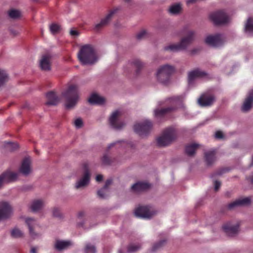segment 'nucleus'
Masks as SVG:
<instances>
[{
	"instance_id": "1",
	"label": "nucleus",
	"mask_w": 253,
	"mask_h": 253,
	"mask_svg": "<svg viewBox=\"0 0 253 253\" xmlns=\"http://www.w3.org/2000/svg\"><path fill=\"white\" fill-rule=\"evenodd\" d=\"M78 57L83 65H91L97 61V57L93 46L85 44L81 47Z\"/></svg>"
},
{
	"instance_id": "2",
	"label": "nucleus",
	"mask_w": 253,
	"mask_h": 253,
	"mask_svg": "<svg viewBox=\"0 0 253 253\" xmlns=\"http://www.w3.org/2000/svg\"><path fill=\"white\" fill-rule=\"evenodd\" d=\"M66 100L65 107L70 109L74 107L79 99L78 86L75 84L70 85L67 89L62 93Z\"/></svg>"
},
{
	"instance_id": "3",
	"label": "nucleus",
	"mask_w": 253,
	"mask_h": 253,
	"mask_svg": "<svg viewBox=\"0 0 253 253\" xmlns=\"http://www.w3.org/2000/svg\"><path fill=\"white\" fill-rule=\"evenodd\" d=\"M177 136V132L173 127H170L164 130L162 134L157 137V144L159 147H164L170 144Z\"/></svg>"
},
{
	"instance_id": "4",
	"label": "nucleus",
	"mask_w": 253,
	"mask_h": 253,
	"mask_svg": "<svg viewBox=\"0 0 253 253\" xmlns=\"http://www.w3.org/2000/svg\"><path fill=\"white\" fill-rule=\"evenodd\" d=\"M195 33L193 31H188L185 37L182 39L181 42L178 44H172L166 46V50H170L172 52L179 51L187 48L189 45L192 42L194 38Z\"/></svg>"
},
{
	"instance_id": "5",
	"label": "nucleus",
	"mask_w": 253,
	"mask_h": 253,
	"mask_svg": "<svg viewBox=\"0 0 253 253\" xmlns=\"http://www.w3.org/2000/svg\"><path fill=\"white\" fill-rule=\"evenodd\" d=\"M174 72V68L169 65L161 66L157 71L156 77L158 81L166 84L169 81L170 76Z\"/></svg>"
},
{
	"instance_id": "6",
	"label": "nucleus",
	"mask_w": 253,
	"mask_h": 253,
	"mask_svg": "<svg viewBox=\"0 0 253 253\" xmlns=\"http://www.w3.org/2000/svg\"><path fill=\"white\" fill-rule=\"evenodd\" d=\"M152 124L149 120H144L142 122L134 125L133 129L135 133L141 136L147 135L152 129Z\"/></svg>"
},
{
	"instance_id": "7",
	"label": "nucleus",
	"mask_w": 253,
	"mask_h": 253,
	"mask_svg": "<svg viewBox=\"0 0 253 253\" xmlns=\"http://www.w3.org/2000/svg\"><path fill=\"white\" fill-rule=\"evenodd\" d=\"M205 42L206 44L210 46L218 47L223 44L225 42V38L221 34L210 35L206 38Z\"/></svg>"
},
{
	"instance_id": "8",
	"label": "nucleus",
	"mask_w": 253,
	"mask_h": 253,
	"mask_svg": "<svg viewBox=\"0 0 253 253\" xmlns=\"http://www.w3.org/2000/svg\"><path fill=\"white\" fill-rule=\"evenodd\" d=\"M210 17L215 25L226 24L230 20L229 17L222 10L211 13Z\"/></svg>"
},
{
	"instance_id": "9",
	"label": "nucleus",
	"mask_w": 253,
	"mask_h": 253,
	"mask_svg": "<svg viewBox=\"0 0 253 253\" xmlns=\"http://www.w3.org/2000/svg\"><path fill=\"white\" fill-rule=\"evenodd\" d=\"M149 206H140L137 208L134 211L135 216L138 218L149 219L150 218L154 212L151 210Z\"/></svg>"
},
{
	"instance_id": "10",
	"label": "nucleus",
	"mask_w": 253,
	"mask_h": 253,
	"mask_svg": "<svg viewBox=\"0 0 253 253\" xmlns=\"http://www.w3.org/2000/svg\"><path fill=\"white\" fill-rule=\"evenodd\" d=\"M120 115L121 112L116 110L112 114L109 118V124L114 129H121L125 126V123L118 119Z\"/></svg>"
},
{
	"instance_id": "11",
	"label": "nucleus",
	"mask_w": 253,
	"mask_h": 253,
	"mask_svg": "<svg viewBox=\"0 0 253 253\" xmlns=\"http://www.w3.org/2000/svg\"><path fill=\"white\" fill-rule=\"evenodd\" d=\"M18 178V173L7 171L0 175V187L4 184L15 181Z\"/></svg>"
},
{
	"instance_id": "12",
	"label": "nucleus",
	"mask_w": 253,
	"mask_h": 253,
	"mask_svg": "<svg viewBox=\"0 0 253 253\" xmlns=\"http://www.w3.org/2000/svg\"><path fill=\"white\" fill-rule=\"evenodd\" d=\"M206 73L200 71L199 69H195L190 71L188 73V84L189 86H192L195 82H197L199 78L205 77Z\"/></svg>"
},
{
	"instance_id": "13",
	"label": "nucleus",
	"mask_w": 253,
	"mask_h": 253,
	"mask_svg": "<svg viewBox=\"0 0 253 253\" xmlns=\"http://www.w3.org/2000/svg\"><path fill=\"white\" fill-rule=\"evenodd\" d=\"M12 212V208L7 202H0V220L8 218Z\"/></svg>"
},
{
	"instance_id": "14",
	"label": "nucleus",
	"mask_w": 253,
	"mask_h": 253,
	"mask_svg": "<svg viewBox=\"0 0 253 253\" xmlns=\"http://www.w3.org/2000/svg\"><path fill=\"white\" fill-rule=\"evenodd\" d=\"M214 97L211 94H203L198 99V102L199 104L202 107L211 106L214 101Z\"/></svg>"
},
{
	"instance_id": "15",
	"label": "nucleus",
	"mask_w": 253,
	"mask_h": 253,
	"mask_svg": "<svg viewBox=\"0 0 253 253\" xmlns=\"http://www.w3.org/2000/svg\"><path fill=\"white\" fill-rule=\"evenodd\" d=\"M239 225L238 223L233 224L231 222H228L223 225L222 228L224 232L229 236H233L236 235L239 230Z\"/></svg>"
},
{
	"instance_id": "16",
	"label": "nucleus",
	"mask_w": 253,
	"mask_h": 253,
	"mask_svg": "<svg viewBox=\"0 0 253 253\" xmlns=\"http://www.w3.org/2000/svg\"><path fill=\"white\" fill-rule=\"evenodd\" d=\"M51 55L49 53L43 55L40 61V66L42 70L49 71L50 70Z\"/></svg>"
},
{
	"instance_id": "17",
	"label": "nucleus",
	"mask_w": 253,
	"mask_h": 253,
	"mask_svg": "<svg viewBox=\"0 0 253 253\" xmlns=\"http://www.w3.org/2000/svg\"><path fill=\"white\" fill-rule=\"evenodd\" d=\"M31 161L29 157H25L19 169V171L24 175H28L31 172Z\"/></svg>"
},
{
	"instance_id": "18",
	"label": "nucleus",
	"mask_w": 253,
	"mask_h": 253,
	"mask_svg": "<svg viewBox=\"0 0 253 253\" xmlns=\"http://www.w3.org/2000/svg\"><path fill=\"white\" fill-rule=\"evenodd\" d=\"M90 181V173L88 170H86L83 176L78 180L75 185V188L79 189L87 185Z\"/></svg>"
},
{
	"instance_id": "19",
	"label": "nucleus",
	"mask_w": 253,
	"mask_h": 253,
	"mask_svg": "<svg viewBox=\"0 0 253 253\" xmlns=\"http://www.w3.org/2000/svg\"><path fill=\"white\" fill-rule=\"evenodd\" d=\"M253 89L250 90L247 97L246 98L243 106L242 110L243 112H247L249 111L253 106Z\"/></svg>"
},
{
	"instance_id": "20",
	"label": "nucleus",
	"mask_w": 253,
	"mask_h": 253,
	"mask_svg": "<svg viewBox=\"0 0 253 253\" xmlns=\"http://www.w3.org/2000/svg\"><path fill=\"white\" fill-rule=\"evenodd\" d=\"M143 66V63L138 59H135L132 62H129L126 65L124 70L126 71H129L130 69H136V74Z\"/></svg>"
},
{
	"instance_id": "21",
	"label": "nucleus",
	"mask_w": 253,
	"mask_h": 253,
	"mask_svg": "<svg viewBox=\"0 0 253 253\" xmlns=\"http://www.w3.org/2000/svg\"><path fill=\"white\" fill-rule=\"evenodd\" d=\"M251 202V199L249 197L239 199L234 202L229 204L228 205V209L229 210H233L235 208L249 205Z\"/></svg>"
},
{
	"instance_id": "22",
	"label": "nucleus",
	"mask_w": 253,
	"mask_h": 253,
	"mask_svg": "<svg viewBox=\"0 0 253 253\" xmlns=\"http://www.w3.org/2000/svg\"><path fill=\"white\" fill-rule=\"evenodd\" d=\"M27 224L30 235L34 238L38 236V234L34 232V229L38 226L37 221L32 218H27L25 220Z\"/></svg>"
},
{
	"instance_id": "23",
	"label": "nucleus",
	"mask_w": 253,
	"mask_h": 253,
	"mask_svg": "<svg viewBox=\"0 0 253 253\" xmlns=\"http://www.w3.org/2000/svg\"><path fill=\"white\" fill-rule=\"evenodd\" d=\"M151 185L146 182H138L131 186V189L135 192H140L148 189Z\"/></svg>"
},
{
	"instance_id": "24",
	"label": "nucleus",
	"mask_w": 253,
	"mask_h": 253,
	"mask_svg": "<svg viewBox=\"0 0 253 253\" xmlns=\"http://www.w3.org/2000/svg\"><path fill=\"white\" fill-rule=\"evenodd\" d=\"M134 144L133 142H127L125 141H118L112 143H111L108 147V149H110L114 147L116 149L120 148L122 147H130L133 148Z\"/></svg>"
},
{
	"instance_id": "25",
	"label": "nucleus",
	"mask_w": 253,
	"mask_h": 253,
	"mask_svg": "<svg viewBox=\"0 0 253 253\" xmlns=\"http://www.w3.org/2000/svg\"><path fill=\"white\" fill-rule=\"evenodd\" d=\"M205 159L207 165H211L216 160L215 150L211 149L205 153Z\"/></svg>"
},
{
	"instance_id": "26",
	"label": "nucleus",
	"mask_w": 253,
	"mask_h": 253,
	"mask_svg": "<svg viewBox=\"0 0 253 253\" xmlns=\"http://www.w3.org/2000/svg\"><path fill=\"white\" fill-rule=\"evenodd\" d=\"M46 97L48 101L46 104L49 105H56L59 102V99L57 97L56 94L53 92H49L46 94Z\"/></svg>"
},
{
	"instance_id": "27",
	"label": "nucleus",
	"mask_w": 253,
	"mask_h": 253,
	"mask_svg": "<svg viewBox=\"0 0 253 253\" xmlns=\"http://www.w3.org/2000/svg\"><path fill=\"white\" fill-rule=\"evenodd\" d=\"M114 13V11H111L104 18L101 20L100 23L96 24L95 26V30L96 31H99L103 26H105L109 22L111 17Z\"/></svg>"
},
{
	"instance_id": "28",
	"label": "nucleus",
	"mask_w": 253,
	"mask_h": 253,
	"mask_svg": "<svg viewBox=\"0 0 253 253\" xmlns=\"http://www.w3.org/2000/svg\"><path fill=\"white\" fill-rule=\"evenodd\" d=\"M72 245L70 241L57 240L55 243L54 247L58 251L64 250L68 248Z\"/></svg>"
},
{
	"instance_id": "29",
	"label": "nucleus",
	"mask_w": 253,
	"mask_h": 253,
	"mask_svg": "<svg viewBox=\"0 0 253 253\" xmlns=\"http://www.w3.org/2000/svg\"><path fill=\"white\" fill-rule=\"evenodd\" d=\"M88 102L91 104H102L104 102V99L102 97L96 94H92L88 99Z\"/></svg>"
},
{
	"instance_id": "30",
	"label": "nucleus",
	"mask_w": 253,
	"mask_h": 253,
	"mask_svg": "<svg viewBox=\"0 0 253 253\" xmlns=\"http://www.w3.org/2000/svg\"><path fill=\"white\" fill-rule=\"evenodd\" d=\"M174 108L172 107H168L164 109H156L154 110V116L157 119L163 117L168 112L173 110Z\"/></svg>"
},
{
	"instance_id": "31",
	"label": "nucleus",
	"mask_w": 253,
	"mask_h": 253,
	"mask_svg": "<svg viewBox=\"0 0 253 253\" xmlns=\"http://www.w3.org/2000/svg\"><path fill=\"white\" fill-rule=\"evenodd\" d=\"M44 205V202L41 200H35L31 204V209L33 212H37L40 210Z\"/></svg>"
},
{
	"instance_id": "32",
	"label": "nucleus",
	"mask_w": 253,
	"mask_h": 253,
	"mask_svg": "<svg viewBox=\"0 0 253 253\" xmlns=\"http://www.w3.org/2000/svg\"><path fill=\"white\" fill-rule=\"evenodd\" d=\"M245 32L249 36H253V20L248 18L245 27Z\"/></svg>"
},
{
	"instance_id": "33",
	"label": "nucleus",
	"mask_w": 253,
	"mask_h": 253,
	"mask_svg": "<svg viewBox=\"0 0 253 253\" xmlns=\"http://www.w3.org/2000/svg\"><path fill=\"white\" fill-rule=\"evenodd\" d=\"M199 146V145L195 143L186 146L185 148L186 153L190 156L193 155Z\"/></svg>"
},
{
	"instance_id": "34",
	"label": "nucleus",
	"mask_w": 253,
	"mask_h": 253,
	"mask_svg": "<svg viewBox=\"0 0 253 253\" xmlns=\"http://www.w3.org/2000/svg\"><path fill=\"white\" fill-rule=\"evenodd\" d=\"M169 101L172 105L178 106L181 105L182 102V96H174L169 99Z\"/></svg>"
},
{
	"instance_id": "35",
	"label": "nucleus",
	"mask_w": 253,
	"mask_h": 253,
	"mask_svg": "<svg viewBox=\"0 0 253 253\" xmlns=\"http://www.w3.org/2000/svg\"><path fill=\"white\" fill-rule=\"evenodd\" d=\"M8 80L7 74L5 71L0 69V86Z\"/></svg>"
},
{
	"instance_id": "36",
	"label": "nucleus",
	"mask_w": 253,
	"mask_h": 253,
	"mask_svg": "<svg viewBox=\"0 0 253 253\" xmlns=\"http://www.w3.org/2000/svg\"><path fill=\"white\" fill-rule=\"evenodd\" d=\"M181 8V5L177 3L171 5L169 9V11L172 14H176L180 11Z\"/></svg>"
},
{
	"instance_id": "37",
	"label": "nucleus",
	"mask_w": 253,
	"mask_h": 253,
	"mask_svg": "<svg viewBox=\"0 0 253 253\" xmlns=\"http://www.w3.org/2000/svg\"><path fill=\"white\" fill-rule=\"evenodd\" d=\"M5 148L9 151H14L18 147V145L17 143H13L11 142H5Z\"/></svg>"
},
{
	"instance_id": "38",
	"label": "nucleus",
	"mask_w": 253,
	"mask_h": 253,
	"mask_svg": "<svg viewBox=\"0 0 253 253\" xmlns=\"http://www.w3.org/2000/svg\"><path fill=\"white\" fill-rule=\"evenodd\" d=\"M96 250L94 245L87 244L84 249V253H96Z\"/></svg>"
},
{
	"instance_id": "39",
	"label": "nucleus",
	"mask_w": 253,
	"mask_h": 253,
	"mask_svg": "<svg viewBox=\"0 0 253 253\" xmlns=\"http://www.w3.org/2000/svg\"><path fill=\"white\" fill-rule=\"evenodd\" d=\"M49 29L51 33L54 35L60 31V26L58 24L53 23L50 25Z\"/></svg>"
},
{
	"instance_id": "40",
	"label": "nucleus",
	"mask_w": 253,
	"mask_h": 253,
	"mask_svg": "<svg viewBox=\"0 0 253 253\" xmlns=\"http://www.w3.org/2000/svg\"><path fill=\"white\" fill-rule=\"evenodd\" d=\"M8 15L12 18H17L21 16V12L18 10L12 9L9 11Z\"/></svg>"
},
{
	"instance_id": "41",
	"label": "nucleus",
	"mask_w": 253,
	"mask_h": 253,
	"mask_svg": "<svg viewBox=\"0 0 253 253\" xmlns=\"http://www.w3.org/2000/svg\"><path fill=\"white\" fill-rule=\"evenodd\" d=\"M11 234L14 238H19L22 236L23 233L18 228H14L12 230Z\"/></svg>"
},
{
	"instance_id": "42",
	"label": "nucleus",
	"mask_w": 253,
	"mask_h": 253,
	"mask_svg": "<svg viewBox=\"0 0 253 253\" xmlns=\"http://www.w3.org/2000/svg\"><path fill=\"white\" fill-rule=\"evenodd\" d=\"M140 248V245L139 244L137 245H130L127 247V252L132 253L137 251Z\"/></svg>"
},
{
	"instance_id": "43",
	"label": "nucleus",
	"mask_w": 253,
	"mask_h": 253,
	"mask_svg": "<svg viewBox=\"0 0 253 253\" xmlns=\"http://www.w3.org/2000/svg\"><path fill=\"white\" fill-rule=\"evenodd\" d=\"M165 240H162L157 244H155L152 247V251L154 252L157 249L160 248L165 243Z\"/></svg>"
},
{
	"instance_id": "44",
	"label": "nucleus",
	"mask_w": 253,
	"mask_h": 253,
	"mask_svg": "<svg viewBox=\"0 0 253 253\" xmlns=\"http://www.w3.org/2000/svg\"><path fill=\"white\" fill-rule=\"evenodd\" d=\"M147 36V32L145 30H142L137 34L136 38L138 40H141L146 37Z\"/></svg>"
},
{
	"instance_id": "45",
	"label": "nucleus",
	"mask_w": 253,
	"mask_h": 253,
	"mask_svg": "<svg viewBox=\"0 0 253 253\" xmlns=\"http://www.w3.org/2000/svg\"><path fill=\"white\" fill-rule=\"evenodd\" d=\"M102 162L104 165H108L111 164V161L106 154L103 156L102 159Z\"/></svg>"
},
{
	"instance_id": "46",
	"label": "nucleus",
	"mask_w": 253,
	"mask_h": 253,
	"mask_svg": "<svg viewBox=\"0 0 253 253\" xmlns=\"http://www.w3.org/2000/svg\"><path fill=\"white\" fill-rule=\"evenodd\" d=\"M107 189H106L105 188H104V187H103L102 189L99 190L97 191L98 196L100 198H102V199L105 198L106 197V195L105 194V191Z\"/></svg>"
},
{
	"instance_id": "47",
	"label": "nucleus",
	"mask_w": 253,
	"mask_h": 253,
	"mask_svg": "<svg viewBox=\"0 0 253 253\" xmlns=\"http://www.w3.org/2000/svg\"><path fill=\"white\" fill-rule=\"evenodd\" d=\"M74 125L78 128L81 127L83 126L82 120L81 118L77 119L74 122Z\"/></svg>"
},
{
	"instance_id": "48",
	"label": "nucleus",
	"mask_w": 253,
	"mask_h": 253,
	"mask_svg": "<svg viewBox=\"0 0 253 253\" xmlns=\"http://www.w3.org/2000/svg\"><path fill=\"white\" fill-rule=\"evenodd\" d=\"M53 215L55 217H59L61 216V212L58 208H55L52 211Z\"/></svg>"
},
{
	"instance_id": "49",
	"label": "nucleus",
	"mask_w": 253,
	"mask_h": 253,
	"mask_svg": "<svg viewBox=\"0 0 253 253\" xmlns=\"http://www.w3.org/2000/svg\"><path fill=\"white\" fill-rule=\"evenodd\" d=\"M70 34L71 36L74 38L76 37L79 35V32L74 29H72L70 30Z\"/></svg>"
},
{
	"instance_id": "50",
	"label": "nucleus",
	"mask_w": 253,
	"mask_h": 253,
	"mask_svg": "<svg viewBox=\"0 0 253 253\" xmlns=\"http://www.w3.org/2000/svg\"><path fill=\"white\" fill-rule=\"evenodd\" d=\"M215 137L216 138L220 139L223 137L222 132L220 131H217L215 133Z\"/></svg>"
},
{
	"instance_id": "51",
	"label": "nucleus",
	"mask_w": 253,
	"mask_h": 253,
	"mask_svg": "<svg viewBox=\"0 0 253 253\" xmlns=\"http://www.w3.org/2000/svg\"><path fill=\"white\" fill-rule=\"evenodd\" d=\"M221 183L218 181H214V189L215 191H217L219 187H220Z\"/></svg>"
},
{
	"instance_id": "52",
	"label": "nucleus",
	"mask_w": 253,
	"mask_h": 253,
	"mask_svg": "<svg viewBox=\"0 0 253 253\" xmlns=\"http://www.w3.org/2000/svg\"><path fill=\"white\" fill-rule=\"evenodd\" d=\"M112 179H108L105 182V184L103 187L104 188H105L106 189H107L108 188V187L112 183Z\"/></svg>"
},
{
	"instance_id": "53",
	"label": "nucleus",
	"mask_w": 253,
	"mask_h": 253,
	"mask_svg": "<svg viewBox=\"0 0 253 253\" xmlns=\"http://www.w3.org/2000/svg\"><path fill=\"white\" fill-rule=\"evenodd\" d=\"M103 179V176L101 174H98L96 176V180L98 182H100Z\"/></svg>"
},
{
	"instance_id": "54",
	"label": "nucleus",
	"mask_w": 253,
	"mask_h": 253,
	"mask_svg": "<svg viewBox=\"0 0 253 253\" xmlns=\"http://www.w3.org/2000/svg\"><path fill=\"white\" fill-rule=\"evenodd\" d=\"M200 50V49L199 48L193 49L191 50V53L192 54H195L197 53Z\"/></svg>"
},
{
	"instance_id": "55",
	"label": "nucleus",
	"mask_w": 253,
	"mask_h": 253,
	"mask_svg": "<svg viewBox=\"0 0 253 253\" xmlns=\"http://www.w3.org/2000/svg\"><path fill=\"white\" fill-rule=\"evenodd\" d=\"M84 215V213L83 211L80 212L78 214V217L79 219H82Z\"/></svg>"
},
{
	"instance_id": "56",
	"label": "nucleus",
	"mask_w": 253,
	"mask_h": 253,
	"mask_svg": "<svg viewBox=\"0 0 253 253\" xmlns=\"http://www.w3.org/2000/svg\"><path fill=\"white\" fill-rule=\"evenodd\" d=\"M197 0H187V4H190V3H192L195 2Z\"/></svg>"
},
{
	"instance_id": "57",
	"label": "nucleus",
	"mask_w": 253,
	"mask_h": 253,
	"mask_svg": "<svg viewBox=\"0 0 253 253\" xmlns=\"http://www.w3.org/2000/svg\"><path fill=\"white\" fill-rule=\"evenodd\" d=\"M31 253H37L36 249L35 248H32L30 251Z\"/></svg>"
},
{
	"instance_id": "58",
	"label": "nucleus",
	"mask_w": 253,
	"mask_h": 253,
	"mask_svg": "<svg viewBox=\"0 0 253 253\" xmlns=\"http://www.w3.org/2000/svg\"><path fill=\"white\" fill-rule=\"evenodd\" d=\"M250 181H251V182L252 183H253V177H252V178H251Z\"/></svg>"
},
{
	"instance_id": "59",
	"label": "nucleus",
	"mask_w": 253,
	"mask_h": 253,
	"mask_svg": "<svg viewBox=\"0 0 253 253\" xmlns=\"http://www.w3.org/2000/svg\"><path fill=\"white\" fill-rule=\"evenodd\" d=\"M78 226H83V224H82V223L79 224H78Z\"/></svg>"
},
{
	"instance_id": "60",
	"label": "nucleus",
	"mask_w": 253,
	"mask_h": 253,
	"mask_svg": "<svg viewBox=\"0 0 253 253\" xmlns=\"http://www.w3.org/2000/svg\"><path fill=\"white\" fill-rule=\"evenodd\" d=\"M11 32H12L13 34H14V35H16V34H17V33L13 32V31H11Z\"/></svg>"
},
{
	"instance_id": "61",
	"label": "nucleus",
	"mask_w": 253,
	"mask_h": 253,
	"mask_svg": "<svg viewBox=\"0 0 253 253\" xmlns=\"http://www.w3.org/2000/svg\"><path fill=\"white\" fill-rule=\"evenodd\" d=\"M126 1H127V2H128L130 0H125Z\"/></svg>"
},
{
	"instance_id": "62",
	"label": "nucleus",
	"mask_w": 253,
	"mask_h": 253,
	"mask_svg": "<svg viewBox=\"0 0 253 253\" xmlns=\"http://www.w3.org/2000/svg\"><path fill=\"white\" fill-rule=\"evenodd\" d=\"M118 253H122V252L120 250H119V252H118Z\"/></svg>"
}]
</instances>
